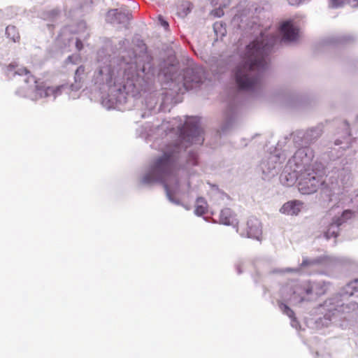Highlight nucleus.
Masks as SVG:
<instances>
[{
    "label": "nucleus",
    "mask_w": 358,
    "mask_h": 358,
    "mask_svg": "<svg viewBox=\"0 0 358 358\" xmlns=\"http://www.w3.org/2000/svg\"><path fill=\"white\" fill-rule=\"evenodd\" d=\"M159 135H167L168 131H176L178 139L174 144L168 145L161 157L155 159L145 169L140 181L142 184L150 185L154 183H162L166 191V194L170 202L180 205L176 194L189 192L190 184L187 182L182 185L180 178L181 170L189 172L191 166L198 165V154L194 149H191L185 155V164L180 161L182 152L192 144L201 145L204 141L203 131L199 125L196 117H191L185 123L180 118L176 117L171 121H163L156 127Z\"/></svg>",
    "instance_id": "obj_1"
},
{
    "label": "nucleus",
    "mask_w": 358,
    "mask_h": 358,
    "mask_svg": "<svg viewBox=\"0 0 358 358\" xmlns=\"http://www.w3.org/2000/svg\"><path fill=\"white\" fill-rule=\"evenodd\" d=\"M122 59H113L108 64L98 66L93 76V82L100 89L108 88L110 109L114 104H124L131 98H135L145 90L148 80L153 75L150 57L146 52L134 55L131 57L129 53L122 52Z\"/></svg>",
    "instance_id": "obj_2"
},
{
    "label": "nucleus",
    "mask_w": 358,
    "mask_h": 358,
    "mask_svg": "<svg viewBox=\"0 0 358 358\" xmlns=\"http://www.w3.org/2000/svg\"><path fill=\"white\" fill-rule=\"evenodd\" d=\"M279 36L262 32L249 43L241 54V61L233 70V76L240 90L255 92L262 87L263 73L268 67V55L274 45L280 41L290 43L297 41L299 29L293 20L282 21L279 27Z\"/></svg>",
    "instance_id": "obj_3"
},
{
    "label": "nucleus",
    "mask_w": 358,
    "mask_h": 358,
    "mask_svg": "<svg viewBox=\"0 0 358 358\" xmlns=\"http://www.w3.org/2000/svg\"><path fill=\"white\" fill-rule=\"evenodd\" d=\"M352 296L358 297V278L348 283L339 293L327 299L317 308V311L323 315V317L315 320L316 327H329L340 314L348 313L352 310H358V302L346 303V301Z\"/></svg>",
    "instance_id": "obj_4"
},
{
    "label": "nucleus",
    "mask_w": 358,
    "mask_h": 358,
    "mask_svg": "<svg viewBox=\"0 0 358 358\" xmlns=\"http://www.w3.org/2000/svg\"><path fill=\"white\" fill-rule=\"evenodd\" d=\"M8 76L19 75L24 76V85L20 87L15 94L21 97L28 98L32 101L43 97L52 96L55 99L62 94L63 90L68 88L67 85L57 87H46L43 82L37 80L30 72L24 67L9 65L7 68Z\"/></svg>",
    "instance_id": "obj_5"
},
{
    "label": "nucleus",
    "mask_w": 358,
    "mask_h": 358,
    "mask_svg": "<svg viewBox=\"0 0 358 358\" xmlns=\"http://www.w3.org/2000/svg\"><path fill=\"white\" fill-rule=\"evenodd\" d=\"M310 287L306 281H291L284 285L280 289V300L278 301V306L283 314L287 315L291 320V325L293 328L299 329V322L294 317V311L285 303L292 306H301L310 301L309 296Z\"/></svg>",
    "instance_id": "obj_6"
},
{
    "label": "nucleus",
    "mask_w": 358,
    "mask_h": 358,
    "mask_svg": "<svg viewBox=\"0 0 358 358\" xmlns=\"http://www.w3.org/2000/svg\"><path fill=\"white\" fill-rule=\"evenodd\" d=\"M174 67L171 66L164 70L159 75L163 74L170 89L177 93L183 94L185 92L199 87L206 78L205 71L201 66L192 64L187 67L182 75L173 72Z\"/></svg>",
    "instance_id": "obj_7"
},
{
    "label": "nucleus",
    "mask_w": 358,
    "mask_h": 358,
    "mask_svg": "<svg viewBox=\"0 0 358 358\" xmlns=\"http://www.w3.org/2000/svg\"><path fill=\"white\" fill-rule=\"evenodd\" d=\"M310 171L301 173L298 182L299 191L303 194H310L317 192L324 184L323 175L324 166L322 163L315 162Z\"/></svg>",
    "instance_id": "obj_8"
},
{
    "label": "nucleus",
    "mask_w": 358,
    "mask_h": 358,
    "mask_svg": "<svg viewBox=\"0 0 358 358\" xmlns=\"http://www.w3.org/2000/svg\"><path fill=\"white\" fill-rule=\"evenodd\" d=\"M343 159L339 162H336L334 166L331 174L329 177V180L332 185V188H348L352 185V178L351 174V169L348 166V163H343Z\"/></svg>",
    "instance_id": "obj_9"
},
{
    "label": "nucleus",
    "mask_w": 358,
    "mask_h": 358,
    "mask_svg": "<svg viewBox=\"0 0 358 358\" xmlns=\"http://www.w3.org/2000/svg\"><path fill=\"white\" fill-rule=\"evenodd\" d=\"M314 157V152L311 148L307 145H302L299 148L290 158L288 163V168L294 167L301 171H310L314 167V164H311Z\"/></svg>",
    "instance_id": "obj_10"
},
{
    "label": "nucleus",
    "mask_w": 358,
    "mask_h": 358,
    "mask_svg": "<svg viewBox=\"0 0 358 358\" xmlns=\"http://www.w3.org/2000/svg\"><path fill=\"white\" fill-rule=\"evenodd\" d=\"M285 157L280 153L270 154L266 159L261 163V169L265 178L269 179L278 173Z\"/></svg>",
    "instance_id": "obj_11"
},
{
    "label": "nucleus",
    "mask_w": 358,
    "mask_h": 358,
    "mask_svg": "<svg viewBox=\"0 0 358 358\" xmlns=\"http://www.w3.org/2000/svg\"><path fill=\"white\" fill-rule=\"evenodd\" d=\"M321 126L310 128L306 131H297L294 136V141L299 145H307L315 142L322 134Z\"/></svg>",
    "instance_id": "obj_12"
},
{
    "label": "nucleus",
    "mask_w": 358,
    "mask_h": 358,
    "mask_svg": "<svg viewBox=\"0 0 358 358\" xmlns=\"http://www.w3.org/2000/svg\"><path fill=\"white\" fill-rule=\"evenodd\" d=\"M336 259H333L329 257H319L314 259H308L307 257H303L302 263L301 264L300 267L299 268H287L285 270H278L275 272L276 273H283V272H294V273H298L300 271L301 267H306V266H313L315 265H325L329 266L332 262H335Z\"/></svg>",
    "instance_id": "obj_13"
},
{
    "label": "nucleus",
    "mask_w": 358,
    "mask_h": 358,
    "mask_svg": "<svg viewBox=\"0 0 358 358\" xmlns=\"http://www.w3.org/2000/svg\"><path fill=\"white\" fill-rule=\"evenodd\" d=\"M343 134H340L337 133V137L334 140L335 147L338 146V152L345 151L351 148L352 140L350 137L349 131V126L346 122L342 123ZM334 150H337L336 148H333Z\"/></svg>",
    "instance_id": "obj_14"
},
{
    "label": "nucleus",
    "mask_w": 358,
    "mask_h": 358,
    "mask_svg": "<svg viewBox=\"0 0 358 358\" xmlns=\"http://www.w3.org/2000/svg\"><path fill=\"white\" fill-rule=\"evenodd\" d=\"M159 94L155 92L153 94H150L148 96L145 98V107L148 110L147 112H144L141 114V117L145 118L149 116L152 112L156 113L157 111L163 110V104L164 101L161 103L159 106L157 108V105L159 101V98L162 100L163 98L160 97Z\"/></svg>",
    "instance_id": "obj_15"
},
{
    "label": "nucleus",
    "mask_w": 358,
    "mask_h": 358,
    "mask_svg": "<svg viewBox=\"0 0 358 358\" xmlns=\"http://www.w3.org/2000/svg\"><path fill=\"white\" fill-rule=\"evenodd\" d=\"M301 173H303V171L298 169L296 170L294 167L288 168V163H287L283 172L280 175V181L284 185L292 186L297 180L299 181Z\"/></svg>",
    "instance_id": "obj_16"
},
{
    "label": "nucleus",
    "mask_w": 358,
    "mask_h": 358,
    "mask_svg": "<svg viewBox=\"0 0 358 358\" xmlns=\"http://www.w3.org/2000/svg\"><path fill=\"white\" fill-rule=\"evenodd\" d=\"M131 11L126 7H120L119 8L110 10L108 12V17H113L111 22H117L118 24H127L131 19Z\"/></svg>",
    "instance_id": "obj_17"
},
{
    "label": "nucleus",
    "mask_w": 358,
    "mask_h": 358,
    "mask_svg": "<svg viewBox=\"0 0 358 358\" xmlns=\"http://www.w3.org/2000/svg\"><path fill=\"white\" fill-rule=\"evenodd\" d=\"M247 237L260 240L262 235V225L260 221L256 217H250L247 222Z\"/></svg>",
    "instance_id": "obj_18"
},
{
    "label": "nucleus",
    "mask_w": 358,
    "mask_h": 358,
    "mask_svg": "<svg viewBox=\"0 0 358 358\" xmlns=\"http://www.w3.org/2000/svg\"><path fill=\"white\" fill-rule=\"evenodd\" d=\"M351 214L350 211L343 212L342 216L335 219L328 227L327 231L324 232V236L327 239H329L332 237H336L338 234L339 227L344 222V217L348 218V215Z\"/></svg>",
    "instance_id": "obj_19"
},
{
    "label": "nucleus",
    "mask_w": 358,
    "mask_h": 358,
    "mask_svg": "<svg viewBox=\"0 0 358 358\" xmlns=\"http://www.w3.org/2000/svg\"><path fill=\"white\" fill-rule=\"evenodd\" d=\"M303 203L299 200H292L285 203L280 209V212L287 215H296L301 211Z\"/></svg>",
    "instance_id": "obj_20"
},
{
    "label": "nucleus",
    "mask_w": 358,
    "mask_h": 358,
    "mask_svg": "<svg viewBox=\"0 0 358 358\" xmlns=\"http://www.w3.org/2000/svg\"><path fill=\"white\" fill-rule=\"evenodd\" d=\"M306 285L310 287L309 296L310 300L312 299L313 294L321 296L324 294L329 289V283L324 281L310 282L306 281Z\"/></svg>",
    "instance_id": "obj_21"
},
{
    "label": "nucleus",
    "mask_w": 358,
    "mask_h": 358,
    "mask_svg": "<svg viewBox=\"0 0 358 358\" xmlns=\"http://www.w3.org/2000/svg\"><path fill=\"white\" fill-rule=\"evenodd\" d=\"M220 222L224 225L236 226L237 220L230 208H224L220 212Z\"/></svg>",
    "instance_id": "obj_22"
},
{
    "label": "nucleus",
    "mask_w": 358,
    "mask_h": 358,
    "mask_svg": "<svg viewBox=\"0 0 358 358\" xmlns=\"http://www.w3.org/2000/svg\"><path fill=\"white\" fill-rule=\"evenodd\" d=\"M85 76V66L81 65L80 66L75 72L74 76V83H72L69 88L72 91H77L80 90L82 87L83 82L84 80Z\"/></svg>",
    "instance_id": "obj_23"
},
{
    "label": "nucleus",
    "mask_w": 358,
    "mask_h": 358,
    "mask_svg": "<svg viewBox=\"0 0 358 358\" xmlns=\"http://www.w3.org/2000/svg\"><path fill=\"white\" fill-rule=\"evenodd\" d=\"M357 39V36L352 34H344L335 36L332 43L338 44H349Z\"/></svg>",
    "instance_id": "obj_24"
},
{
    "label": "nucleus",
    "mask_w": 358,
    "mask_h": 358,
    "mask_svg": "<svg viewBox=\"0 0 358 358\" xmlns=\"http://www.w3.org/2000/svg\"><path fill=\"white\" fill-rule=\"evenodd\" d=\"M207 202L203 197H199L196 199V206H195V210L194 213L198 215L201 216L206 213L207 210Z\"/></svg>",
    "instance_id": "obj_25"
},
{
    "label": "nucleus",
    "mask_w": 358,
    "mask_h": 358,
    "mask_svg": "<svg viewBox=\"0 0 358 358\" xmlns=\"http://www.w3.org/2000/svg\"><path fill=\"white\" fill-rule=\"evenodd\" d=\"M59 14V10L52 9L48 11H44L41 15V17L45 20H53L57 17Z\"/></svg>",
    "instance_id": "obj_26"
},
{
    "label": "nucleus",
    "mask_w": 358,
    "mask_h": 358,
    "mask_svg": "<svg viewBox=\"0 0 358 358\" xmlns=\"http://www.w3.org/2000/svg\"><path fill=\"white\" fill-rule=\"evenodd\" d=\"M6 34L14 42L17 41L20 38L19 34L14 26H8L6 29Z\"/></svg>",
    "instance_id": "obj_27"
},
{
    "label": "nucleus",
    "mask_w": 358,
    "mask_h": 358,
    "mask_svg": "<svg viewBox=\"0 0 358 358\" xmlns=\"http://www.w3.org/2000/svg\"><path fill=\"white\" fill-rule=\"evenodd\" d=\"M213 29L217 36H224L226 34V29L223 27V24L221 22L214 23Z\"/></svg>",
    "instance_id": "obj_28"
},
{
    "label": "nucleus",
    "mask_w": 358,
    "mask_h": 358,
    "mask_svg": "<svg viewBox=\"0 0 358 358\" xmlns=\"http://www.w3.org/2000/svg\"><path fill=\"white\" fill-rule=\"evenodd\" d=\"M211 3L215 6H218L219 8L227 6L231 0H210Z\"/></svg>",
    "instance_id": "obj_29"
},
{
    "label": "nucleus",
    "mask_w": 358,
    "mask_h": 358,
    "mask_svg": "<svg viewBox=\"0 0 358 358\" xmlns=\"http://www.w3.org/2000/svg\"><path fill=\"white\" fill-rule=\"evenodd\" d=\"M344 0H329V6L333 8H338L343 6Z\"/></svg>",
    "instance_id": "obj_30"
},
{
    "label": "nucleus",
    "mask_w": 358,
    "mask_h": 358,
    "mask_svg": "<svg viewBox=\"0 0 358 358\" xmlns=\"http://www.w3.org/2000/svg\"><path fill=\"white\" fill-rule=\"evenodd\" d=\"M289 5L292 6H299L302 3L309 1L310 0H286Z\"/></svg>",
    "instance_id": "obj_31"
},
{
    "label": "nucleus",
    "mask_w": 358,
    "mask_h": 358,
    "mask_svg": "<svg viewBox=\"0 0 358 358\" xmlns=\"http://www.w3.org/2000/svg\"><path fill=\"white\" fill-rule=\"evenodd\" d=\"M159 22L160 24L164 27L165 29L169 28V23L166 20H165L162 15H159L158 17Z\"/></svg>",
    "instance_id": "obj_32"
},
{
    "label": "nucleus",
    "mask_w": 358,
    "mask_h": 358,
    "mask_svg": "<svg viewBox=\"0 0 358 358\" xmlns=\"http://www.w3.org/2000/svg\"><path fill=\"white\" fill-rule=\"evenodd\" d=\"M233 118H234V117H233V114H231V115L228 114V115H227V123H226V125H225V126H224V127L222 128L223 131H225V130L228 128V127H229V125L231 124V121H232Z\"/></svg>",
    "instance_id": "obj_33"
},
{
    "label": "nucleus",
    "mask_w": 358,
    "mask_h": 358,
    "mask_svg": "<svg viewBox=\"0 0 358 358\" xmlns=\"http://www.w3.org/2000/svg\"><path fill=\"white\" fill-rule=\"evenodd\" d=\"M128 44H129V41L127 39L120 41V48H122V47H126Z\"/></svg>",
    "instance_id": "obj_34"
},
{
    "label": "nucleus",
    "mask_w": 358,
    "mask_h": 358,
    "mask_svg": "<svg viewBox=\"0 0 358 358\" xmlns=\"http://www.w3.org/2000/svg\"><path fill=\"white\" fill-rule=\"evenodd\" d=\"M76 46L78 50H80L83 48V43L81 41L78 39L76 43Z\"/></svg>",
    "instance_id": "obj_35"
},
{
    "label": "nucleus",
    "mask_w": 358,
    "mask_h": 358,
    "mask_svg": "<svg viewBox=\"0 0 358 358\" xmlns=\"http://www.w3.org/2000/svg\"><path fill=\"white\" fill-rule=\"evenodd\" d=\"M216 195L218 198H220V199H224V197H227V195L224 194V193H221V192H217L216 193Z\"/></svg>",
    "instance_id": "obj_36"
},
{
    "label": "nucleus",
    "mask_w": 358,
    "mask_h": 358,
    "mask_svg": "<svg viewBox=\"0 0 358 358\" xmlns=\"http://www.w3.org/2000/svg\"><path fill=\"white\" fill-rule=\"evenodd\" d=\"M350 3L352 5V6L358 7V0H350Z\"/></svg>",
    "instance_id": "obj_37"
},
{
    "label": "nucleus",
    "mask_w": 358,
    "mask_h": 358,
    "mask_svg": "<svg viewBox=\"0 0 358 358\" xmlns=\"http://www.w3.org/2000/svg\"><path fill=\"white\" fill-rule=\"evenodd\" d=\"M223 14H224V13H223V11L222 10H218L215 13V15L217 17H221L222 15H223Z\"/></svg>",
    "instance_id": "obj_38"
},
{
    "label": "nucleus",
    "mask_w": 358,
    "mask_h": 358,
    "mask_svg": "<svg viewBox=\"0 0 358 358\" xmlns=\"http://www.w3.org/2000/svg\"><path fill=\"white\" fill-rule=\"evenodd\" d=\"M236 267V270H237L238 273L241 274L242 273V271L241 270V266L239 264H237Z\"/></svg>",
    "instance_id": "obj_39"
},
{
    "label": "nucleus",
    "mask_w": 358,
    "mask_h": 358,
    "mask_svg": "<svg viewBox=\"0 0 358 358\" xmlns=\"http://www.w3.org/2000/svg\"><path fill=\"white\" fill-rule=\"evenodd\" d=\"M184 207H185L187 210H189V207H187V206H184Z\"/></svg>",
    "instance_id": "obj_40"
},
{
    "label": "nucleus",
    "mask_w": 358,
    "mask_h": 358,
    "mask_svg": "<svg viewBox=\"0 0 358 358\" xmlns=\"http://www.w3.org/2000/svg\"><path fill=\"white\" fill-rule=\"evenodd\" d=\"M71 59V56H69V57H68V59H69V60H70Z\"/></svg>",
    "instance_id": "obj_41"
}]
</instances>
